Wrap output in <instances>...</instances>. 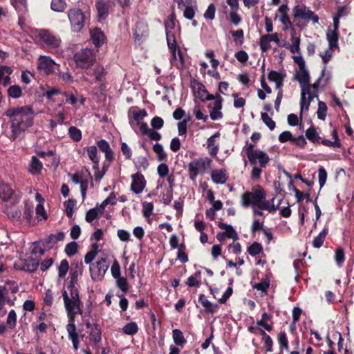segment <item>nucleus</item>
Here are the masks:
<instances>
[{
	"label": "nucleus",
	"mask_w": 354,
	"mask_h": 354,
	"mask_svg": "<svg viewBox=\"0 0 354 354\" xmlns=\"http://www.w3.org/2000/svg\"><path fill=\"white\" fill-rule=\"evenodd\" d=\"M212 162V160L208 157L199 158L190 162L187 165L189 178L194 180L201 172H205L210 167Z\"/></svg>",
	"instance_id": "obj_6"
},
{
	"label": "nucleus",
	"mask_w": 354,
	"mask_h": 354,
	"mask_svg": "<svg viewBox=\"0 0 354 354\" xmlns=\"http://www.w3.org/2000/svg\"><path fill=\"white\" fill-rule=\"evenodd\" d=\"M78 245L76 242L72 241L65 247V252L68 257H72L77 252Z\"/></svg>",
	"instance_id": "obj_59"
},
{
	"label": "nucleus",
	"mask_w": 354,
	"mask_h": 354,
	"mask_svg": "<svg viewBox=\"0 0 354 354\" xmlns=\"http://www.w3.org/2000/svg\"><path fill=\"white\" fill-rule=\"evenodd\" d=\"M244 150L248 161L252 167L250 178L252 180H259L261 178L263 169L266 168L270 161L268 154L262 150L254 149V144L246 142Z\"/></svg>",
	"instance_id": "obj_2"
},
{
	"label": "nucleus",
	"mask_w": 354,
	"mask_h": 354,
	"mask_svg": "<svg viewBox=\"0 0 354 354\" xmlns=\"http://www.w3.org/2000/svg\"><path fill=\"white\" fill-rule=\"evenodd\" d=\"M211 179L214 184H225L228 180V174L225 169H214L211 171Z\"/></svg>",
	"instance_id": "obj_21"
},
{
	"label": "nucleus",
	"mask_w": 354,
	"mask_h": 354,
	"mask_svg": "<svg viewBox=\"0 0 354 354\" xmlns=\"http://www.w3.org/2000/svg\"><path fill=\"white\" fill-rule=\"evenodd\" d=\"M116 285L124 293L127 292L129 290V284L127 282V279L125 277L116 278Z\"/></svg>",
	"instance_id": "obj_62"
},
{
	"label": "nucleus",
	"mask_w": 354,
	"mask_h": 354,
	"mask_svg": "<svg viewBox=\"0 0 354 354\" xmlns=\"http://www.w3.org/2000/svg\"><path fill=\"white\" fill-rule=\"evenodd\" d=\"M198 301L201 304L206 308L207 313L214 314L218 310V305L215 304H212L209 301H208L205 296L203 294H201L198 297Z\"/></svg>",
	"instance_id": "obj_24"
},
{
	"label": "nucleus",
	"mask_w": 354,
	"mask_h": 354,
	"mask_svg": "<svg viewBox=\"0 0 354 354\" xmlns=\"http://www.w3.org/2000/svg\"><path fill=\"white\" fill-rule=\"evenodd\" d=\"M76 204L75 199H69L64 203L66 214L68 218H71L73 215V208Z\"/></svg>",
	"instance_id": "obj_58"
},
{
	"label": "nucleus",
	"mask_w": 354,
	"mask_h": 354,
	"mask_svg": "<svg viewBox=\"0 0 354 354\" xmlns=\"http://www.w3.org/2000/svg\"><path fill=\"white\" fill-rule=\"evenodd\" d=\"M96 8L98 15L100 17H105L109 12V6L104 1L100 0L96 2Z\"/></svg>",
	"instance_id": "obj_45"
},
{
	"label": "nucleus",
	"mask_w": 354,
	"mask_h": 354,
	"mask_svg": "<svg viewBox=\"0 0 354 354\" xmlns=\"http://www.w3.org/2000/svg\"><path fill=\"white\" fill-rule=\"evenodd\" d=\"M34 216V205L32 203H28L26 201L24 203V210L23 213V219L26 220V221L30 225H35L37 223L36 220L33 218Z\"/></svg>",
	"instance_id": "obj_23"
},
{
	"label": "nucleus",
	"mask_w": 354,
	"mask_h": 354,
	"mask_svg": "<svg viewBox=\"0 0 354 354\" xmlns=\"http://www.w3.org/2000/svg\"><path fill=\"white\" fill-rule=\"evenodd\" d=\"M185 245L184 243L180 244L178 249L177 259L183 263H187L189 261L188 255L184 251Z\"/></svg>",
	"instance_id": "obj_53"
},
{
	"label": "nucleus",
	"mask_w": 354,
	"mask_h": 354,
	"mask_svg": "<svg viewBox=\"0 0 354 354\" xmlns=\"http://www.w3.org/2000/svg\"><path fill=\"white\" fill-rule=\"evenodd\" d=\"M131 190L136 194H140L147 183L144 176L140 172H137L131 175Z\"/></svg>",
	"instance_id": "obj_14"
},
{
	"label": "nucleus",
	"mask_w": 354,
	"mask_h": 354,
	"mask_svg": "<svg viewBox=\"0 0 354 354\" xmlns=\"http://www.w3.org/2000/svg\"><path fill=\"white\" fill-rule=\"evenodd\" d=\"M138 331V327L136 322H131L127 323L122 328V332L128 335H133Z\"/></svg>",
	"instance_id": "obj_44"
},
{
	"label": "nucleus",
	"mask_w": 354,
	"mask_h": 354,
	"mask_svg": "<svg viewBox=\"0 0 354 354\" xmlns=\"http://www.w3.org/2000/svg\"><path fill=\"white\" fill-rule=\"evenodd\" d=\"M66 7V3L64 0H52L51 8L56 12H63Z\"/></svg>",
	"instance_id": "obj_56"
},
{
	"label": "nucleus",
	"mask_w": 354,
	"mask_h": 354,
	"mask_svg": "<svg viewBox=\"0 0 354 354\" xmlns=\"http://www.w3.org/2000/svg\"><path fill=\"white\" fill-rule=\"evenodd\" d=\"M106 258H101L95 263L90 266L91 277L93 281H101L109 268Z\"/></svg>",
	"instance_id": "obj_8"
},
{
	"label": "nucleus",
	"mask_w": 354,
	"mask_h": 354,
	"mask_svg": "<svg viewBox=\"0 0 354 354\" xmlns=\"http://www.w3.org/2000/svg\"><path fill=\"white\" fill-rule=\"evenodd\" d=\"M77 283V282H68L67 285V288L70 291L71 299H76V301L81 300L80 298L78 289L75 286Z\"/></svg>",
	"instance_id": "obj_51"
},
{
	"label": "nucleus",
	"mask_w": 354,
	"mask_h": 354,
	"mask_svg": "<svg viewBox=\"0 0 354 354\" xmlns=\"http://www.w3.org/2000/svg\"><path fill=\"white\" fill-rule=\"evenodd\" d=\"M91 339L95 344H99L102 340V330L100 325L94 323L90 332Z\"/></svg>",
	"instance_id": "obj_32"
},
{
	"label": "nucleus",
	"mask_w": 354,
	"mask_h": 354,
	"mask_svg": "<svg viewBox=\"0 0 354 354\" xmlns=\"http://www.w3.org/2000/svg\"><path fill=\"white\" fill-rule=\"evenodd\" d=\"M197 88L194 90V95L196 97L199 98L201 101L204 102V97H205L207 90L205 86L201 82H196Z\"/></svg>",
	"instance_id": "obj_48"
},
{
	"label": "nucleus",
	"mask_w": 354,
	"mask_h": 354,
	"mask_svg": "<svg viewBox=\"0 0 354 354\" xmlns=\"http://www.w3.org/2000/svg\"><path fill=\"white\" fill-rule=\"evenodd\" d=\"M40 40L48 47L56 48L59 46L61 40L53 35L49 30L41 29L39 32Z\"/></svg>",
	"instance_id": "obj_13"
},
{
	"label": "nucleus",
	"mask_w": 354,
	"mask_h": 354,
	"mask_svg": "<svg viewBox=\"0 0 354 354\" xmlns=\"http://www.w3.org/2000/svg\"><path fill=\"white\" fill-rule=\"evenodd\" d=\"M295 79L299 82L301 89H303V88L311 87L310 75L306 68L297 72Z\"/></svg>",
	"instance_id": "obj_22"
},
{
	"label": "nucleus",
	"mask_w": 354,
	"mask_h": 354,
	"mask_svg": "<svg viewBox=\"0 0 354 354\" xmlns=\"http://www.w3.org/2000/svg\"><path fill=\"white\" fill-rule=\"evenodd\" d=\"M9 218L15 222H20L21 219V212L18 209H11L7 214Z\"/></svg>",
	"instance_id": "obj_61"
},
{
	"label": "nucleus",
	"mask_w": 354,
	"mask_h": 354,
	"mask_svg": "<svg viewBox=\"0 0 354 354\" xmlns=\"http://www.w3.org/2000/svg\"><path fill=\"white\" fill-rule=\"evenodd\" d=\"M7 91L8 97L14 99L19 98L23 95L21 87L17 84L10 86Z\"/></svg>",
	"instance_id": "obj_43"
},
{
	"label": "nucleus",
	"mask_w": 354,
	"mask_h": 354,
	"mask_svg": "<svg viewBox=\"0 0 354 354\" xmlns=\"http://www.w3.org/2000/svg\"><path fill=\"white\" fill-rule=\"evenodd\" d=\"M69 269L68 262L66 259L61 261L58 267V276L59 278H64Z\"/></svg>",
	"instance_id": "obj_49"
},
{
	"label": "nucleus",
	"mask_w": 354,
	"mask_h": 354,
	"mask_svg": "<svg viewBox=\"0 0 354 354\" xmlns=\"http://www.w3.org/2000/svg\"><path fill=\"white\" fill-rule=\"evenodd\" d=\"M248 252L252 256L255 257L261 253H263V248L262 245L258 242L252 243L249 247H248Z\"/></svg>",
	"instance_id": "obj_41"
},
{
	"label": "nucleus",
	"mask_w": 354,
	"mask_h": 354,
	"mask_svg": "<svg viewBox=\"0 0 354 354\" xmlns=\"http://www.w3.org/2000/svg\"><path fill=\"white\" fill-rule=\"evenodd\" d=\"M84 151H86L87 156L93 163H96L98 159H100V156L97 155V149L95 145L89 146L84 148Z\"/></svg>",
	"instance_id": "obj_39"
},
{
	"label": "nucleus",
	"mask_w": 354,
	"mask_h": 354,
	"mask_svg": "<svg viewBox=\"0 0 354 354\" xmlns=\"http://www.w3.org/2000/svg\"><path fill=\"white\" fill-rule=\"evenodd\" d=\"M68 17L73 32H80L88 19L86 13L80 8H71L68 12Z\"/></svg>",
	"instance_id": "obj_4"
},
{
	"label": "nucleus",
	"mask_w": 354,
	"mask_h": 354,
	"mask_svg": "<svg viewBox=\"0 0 354 354\" xmlns=\"http://www.w3.org/2000/svg\"><path fill=\"white\" fill-rule=\"evenodd\" d=\"M70 138L75 142H79L82 139V131L78 128L71 126L68 129Z\"/></svg>",
	"instance_id": "obj_47"
},
{
	"label": "nucleus",
	"mask_w": 354,
	"mask_h": 354,
	"mask_svg": "<svg viewBox=\"0 0 354 354\" xmlns=\"http://www.w3.org/2000/svg\"><path fill=\"white\" fill-rule=\"evenodd\" d=\"M5 115L10 119V133L8 138L11 141L21 139L24 133L34 124V111L30 105L9 108Z\"/></svg>",
	"instance_id": "obj_1"
},
{
	"label": "nucleus",
	"mask_w": 354,
	"mask_h": 354,
	"mask_svg": "<svg viewBox=\"0 0 354 354\" xmlns=\"http://www.w3.org/2000/svg\"><path fill=\"white\" fill-rule=\"evenodd\" d=\"M305 136L306 138L313 143H319L321 140V138L314 125H311L308 129H307Z\"/></svg>",
	"instance_id": "obj_33"
},
{
	"label": "nucleus",
	"mask_w": 354,
	"mask_h": 354,
	"mask_svg": "<svg viewBox=\"0 0 354 354\" xmlns=\"http://www.w3.org/2000/svg\"><path fill=\"white\" fill-rule=\"evenodd\" d=\"M286 74L275 71H270L268 73V78L269 81L277 82V81L284 80Z\"/></svg>",
	"instance_id": "obj_55"
},
{
	"label": "nucleus",
	"mask_w": 354,
	"mask_h": 354,
	"mask_svg": "<svg viewBox=\"0 0 354 354\" xmlns=\"http://www.w3.org/2000/svg\"><path fill=\"white\" fill-rule=\"evenodd\" d=\"M90 35L92 43L95 48L101 47L105 42L106 37L100 28L95 27L90 30Z\"/></svg>",
	"instance_id": "obj_20"
},
{
	"label": "nucleus",
	"mask_w": 354,
	"mask_h": 354,
	"mask_svg": "<svg viewBox=\"0 0 354 354\" xmlns=\"http://www.w3.org/2000/svg\"><path fill=\"white\" fill-rule=\"evenodd\" d=\"M266 194L264 189L258 186L257 189L252 192L247 191L241 195V205L242 207L247 208L250 206L257 207L259 208L262 201L266 199Z\"/></svg>",
	"instance_id": "obj_3"
},
{
	"label": "nucleus",
	"mask_w": 354,
	"mask_h": 354,
	"mask_svg": "<svg viewBox=\"0 0 354 354\" xmlns=\"http://www.w3.org/2000/svg\"><path fill=\"white\" fill-rule=\"evenodd\" d=\"M317 113V118L319 120H324L326 119L327 115V106L325 102L319 101Z\"/></svg>",
	"instance_id": "obj_50"
},
{
	"label": "nucleus",
	"mask_w": 354,
	"mask_h": 354,
	"mask_svg": "<svg viewBox=\"0 0 354 354\" xmlns=\"http://www.w3.org/2000/svg\"><path fill=\"white\" fill-rule=\"evenodd\" d=\"M66 330L68 333V339L71 340L73 349L77 351L79 349L80 335L76 331L75 322L68 321L66 325Z\"/></svg>",
	"instance_id": "obj_18"
},
{
	"label": "nucleus",
	"mask_w": 354,
	"mask_h": 354,
	"mask_svg": "<svg viewBox=\"0 0 354 354\" xmlns=\"http://www.w3.org/2000/svg\"><path fill=\"white\" fill-rule=\"evenodd\" d=\"M201 276V271H196L193 275L188 277L185 284L189 287H199L201 285V281L199 280Z\"/></svg>",
	"instance_id": "obj_38"
},
{
	"label": "nucleus",
	"mask_w": 354,
	"mask_h": 354,
	"mask_svg": "<svg viewBox=\"0 0 354 354\" xmlns=\"http://www.w3.org/2000/svg\"><path fill=\"white\" fill-rule=\"evenodd\" d=\"M84 266L82 260H74L69 272V282H77L78 277L83 274Z\"/></svg>",
	"instance_id": "obj_16"
},
{
	"label": "nucleus",
	"mask_w": 354,
	"mask_h": 354,
	"mask_svg": "<svg viewBox=\"0 0 354 354\" xmlns=\"http://www.w3.org/2000/svg\"><path fill=\"white\" fill-rule=\"evenodd\" d=\"M149 35V29L148 24L144 21H138L136 24L133 30L134 41L137 44H141L145 41Z\"/></svg>",
	"instance_id": "obj_11"
},
{
	"label": "nucleus",
	"mask_w": 354,
	"mask_h": 354,
	"mask_svg": "<svg viewBox=\"0 0 354 354\" xmlns=\"http://www.w3.org/2000/svg\"><path fill=\"white\" fill-rule=\"evenodd\" d=\"M293 16L295 18H301L308 21H312L314 24H317L319 21V17L315 14L312 10L304 7V8H300L299 6H296L293 10Z\"/></svg>",
	"instance_id": "obj_12"
},
{
	"label": "nucleus",
	"mask_w": 354,
	"mask_h": 354,
	"mask_svg": "<svg viewBox=\"0 0 354 354\" xmlns=\"http://www.w3.org/2000/svg\"><path fill=\"white\" fill-rule=\"evenodd\" d=\"M272 318V315L271 314L264 312L261 314V319L257 322V326L262 327L264 330L270 332L272 330L273 327L271 324L268 323V321L270 320Z\"/></svg>",
	"instance_id": "obj_30"
},
{
	"label": "nucleus",
	"mask_w": 354,
	"mask_h": 354,
	"mask_svg": "<svg viewBox=\"0 0 354 354\" xmlns=\"http://www.w3.org/2000/svg\"><path fill=\"white\" fill-rule=\"evenodd\" d=\"M135 166L137 169H142L145 171L149 167V162L146 157L140 156L138 160L135 162Z\"/></svg>",
	"instance_id": "obj_63"
},
{
	"label": "nucleus",
	"mask_w": 354,
	"mask_h": 354,
	"mask_svg": "<svg viewBox=\"0 0 354 354\" xmlns=\"http://www.w3.org/2000/svg\"><path fill=\"white\" fill-rule=\"evenodd\" d=\"M153 209V203L144 202L142 203V215L145 218H149L151 216Z\"/></svg>",
	"instance_id": "obj_60"
},
{
	"label": "nucleus",
	"mask_w": 354,
	"mask_h": 354,
	"mask_svg": "<svg viewBox=\"0 0 354 354\" xmlns=\"http://www.w3.org/2000/svg\"><path fill=\"white\" fill-rule=\"evenodd\" d=\"M296 35V32L295 30H293L292 32H291V41H292V45L290 46H288V44H283V46L286 47V48H288L290 51L292 53H298V54H300V48H299V45H300V38L299 37H296L295 36Z\"/></svg>",
	"instance_id": "obj_27"
},
{
	"label": "nucleus",
	"mask_w": 354,
	"mask_h": 354,
	"mask_svg": "<svg viewBox=\"0 0 354 354\" xmlns=\"http://www.w3.org/2000/svg\"><path fill=\"white\" fill-rule=\"evenodd\" d=\"M74 61L78 68H88L95 61V53L93 49H82L74 55Z\"/></svg>",
	"instance_id": "obj_5"
},
{
	"label": "nucleus",
	"mask_w": 354,
	"mask_h": 354,
	"mask_svg": "<svg viewBox=\"0 0 354 354\" xmlns=\"http://www.w3.org/2000/svg\"><path fill=\"white\" fill-rule=\"evenodd\" d=\"M65 308L68 317V321L75 322V315H82L83 311L81 308L82 302L81 300L71 299L66 290L62 293Z\"/></svg>",
	"instance_id": "obj_7"
},
{
	"label": "nucleus",
	"mask_w": 354,
	"mask_h": 354,
	"mask_svg": "<svg viewBox=\"0 0 354 354\" xmlns=\"http://www.w3.org/2000/svg\"><path fill=\"white\" fill-rule=\"evenodd\" d=\"M259 334L262 336V342L266 351L268 353L272 352L274 342L271 337L268 335L266 331L262 328H259Z\"/></svg>",
	"instance_id": "obj_28"
},
{
	"label": "nucleus",
	"mask_w": 354,
	"mask_h": 354,
	"mask_svg": "<svg viewBox=\"0 0 354 354\" xmlns=\"http://www.w3.org/2000/svg\"><path fill=\"white\" fill-rule=\"evenodd\" d=\"M261 118L263 123L269 128L270 130L272 131L276 127L275 122L266 113H261Z\"/></svg>",
	"instance_id": "obj_54"
},
{
	"label": "nucleus",
	"mask_w": 354,
	"mask_h": 354,
	"mask_svg": "<svg viewBox=\"0 0 354 354\" xmlns=\"http://www.w3.org/2000/svg\"><path fill=\"white\" fill-rule=\"evenodd\" d=\"M167 43L169 48L172 53V57L176 58V48L177 44L176 41L175 35L171 30H167L166 32Z\"/></svg>",
	"instance_id": "obj_26"
},
{
	"label": "nucleus",
	"mask_w": 354,
	"mask_h": 354,
	"mask_svg": "<svg viewBox=\"0 0 354 354\" xmlns=\"http://www.w3.org/2000/svg\"><path fill=\"white\" fill-rule=\"evenodd\" d=\"M223 98L221 95H218L216 100L214 101L213 103L208 104V108L212 109L209 116L212 120H218L223 118V113L221 111L223 104Z\"/></svg>",
	"instance_id": "obj_15"
},
{
	"label": "nucleus",
	"mask_w": 354,
	"mask_h": 354,
	"mask_svg": "<svg viewBox=\"0 0 354 354\" xmlns=\"http://www.w3.org/2000/svg\"><path fill=\"white\" fill-rule=\"evenodd\" d=\"M278 342L279 344L281 351L285 349L289 350L288 339L285 331H280L277 337Z\"/></svg>",
	"instance_id": "obj_42"
},
{
	"label": "nucleus",
	"mask_w": 354,
	"mask_h": 354,
	"mask_svg": "<svg viewBox=\"0 0 354 354\" xmlns=\"http://www.w3.org/2000/svg\"><path fill=\"white\" fill-rule=\"evenodd\" d=\"M58 65L48 56L41 55L37 60V70L40 73L48 75L55 72Z\"/></svg>",
	"instance_id": "obj_10"
},
{
	"label": "nucleus",
	"mask_w": 354,
	"mask_h": 354,
	"mask_svg": "<svg viewBox=\"0 0 354 354\" xmlns=\"http://www.w3.org/2000/svg\"><path fill=\"white\" fill-rule=\"evenodd\" d=\"M218 227L221 230H225L224 233H225L227 238L232 239L234 241L239 239V236L232 225L222 222H218Z\"/></svg>",
	"instance_id": "obj_29"
},
{
	"label": "nucleus",
	"mask_w": 354,
	"mask_h": 354,
	"mask_svg": "<svg viewBox=\"0 0 354 354\" xmlns=\"http://www.w3.org/2000/svg\"><path fill=\"white\" fill-rule=\"evenodd\" d=\"M328 230L324 228L322 231L314 238L313 241V245L315 248H319L324 243Z\"/></svg>",
	"instance_id": "obj_40"
},
{
	"label": "nucleus",
	"mask_w": 354,
	"mask_h": 354,
	"mask_svg": "<svg viewBox=\"0 0 354 354\" xmlns=\"http://www.w3.org/2000/svg\"><path fill=\"white\" fill-rule=\"evenodd\" d=\"M42 168V162L36 156H32L29 168L30 173L32 175H37L40 174Z\"/></svg>",
	"instance_id": "obj_31"
},
{
	"label": "nucleus",
	"mask_w": 354,
	"mask_h": 354,
	"mask_svg": "<svg viewBox=\"0 0 354 354\" xmlns=\"http://www.w3.org/2000/svg\"><path fill=\"white\" fill-rule=\"evenodd\" d=\"M172 337L174 343L178 346L183 348L186 343L184 335L180 329H174L172 330Z\"/></svg>",
	"instance_id": "obj_34"
},
{
	"label": "nucleus",
	"mask_w": 354,
	"mask_h": 354,
	"mask_svg": "<svg viewBox=\"0 0 354 354\" xmlns=\"http://www.w3.org/2000/svg\"><path fill=\"white\" fill-rule=\"evenodd\" d=\"M100 216L101 214L97 210V208H91L86 212L85 220L88 223H91L93 220L96 219Z\"/></svg>",
	"instance_id": "obj_57"
},
{
	"label": "nucleus",
	"mask_w": 354,
	"mask_h": 354,
	"mask_svg": "<svg viewBox=\"0 0 354 354\" xmlns=\"http://www.w3.org/2000/svg\"><path fill=\"white\" fill-rule=\"evenodd\" d=\"M279 205H274L273 203L271 204L269 201H266V199H263L262 201L261 205H259V208L261 210H268L270 213H273L276 212L279 209Z\"/></svg>",
	"instance_id": "obj_46"
},
{
	"label": "nucleus",
	"mask_w": 354,
	"mask_h": 354,
	"mask_svg": "<svg viewBox=\"0 0 354 354\" xmlns=\"http://www.w3.org/2000/svg\"><path fill=\"white\" fill-rule=\"evenodd\" d=\"M153 151L156 154L157 160L160 162L165 161L167 159V154L164 151L163 147L160 143H156L153 146Z\"/></svg>",
	"instance_id": "obj_35"
},
{
	"label": "nucleus",
	"mask_w": 354,
	"mask_h": 354,
	"mask_svg": "<svg viewBox=\"0 0 354 354\" xmlns=\"http://www.w3.org/2000/svg\"><path fill=\"white\" fill-rule=\"evenodd\" d=\"M335 261L336 263L341 266L345 261V252L342 248L339 247L335 250Z\"/></svg>",
	"instance_id": "obj_52"
},
{
	"label": "nucleus",
	"mask_w": 354,
	"mask_h": 354,
	"mask_svg": "<svg viewBox=\"0 0 354 354\" xmlns=\"http://www.w3.org/2000/svg\"><path fill=\"white\" fill-rule=\"evenodd\" d=\"M0 198L3 202H11L13 205L18 203L20 199L11 185L3 180H0Z\"/></svg>",
	"instance_id": "obj_9"
},
{
	"label": "nucleus",
	"mask_w": 354,
	"mask_h": 354,
	"mask_svg": "<svg viewBox=\"0 0 354 354\" xmlns=\"http://www.w3.org/2000/svg\"><path fill=\"white\" fill-rule=\"evenodd\" d=\"M313 95H311V87L303 88L301 93V111L300 117H302V112L304 110L308 111L310 102L313 100Z\"/></svg>",
	"instance_id": "obj_17"
},
{
	"label": "nucleus",
	"mask_w": 354,
	"mask_h": 354,
	"mask_svg": "<svg viewBox=\"0 0 354 354\" xmlns=\"http://www.w3.org/2000/svg\"><path fill=\"white\" fill-rule=\"evenodd\" d=\"M17 323V315L14 310H11L7 317V324L10 328H14Z\"/></svg>",
	"instance_id": "obj_64"
},
{
	"label": "nucleus",
	"mask_w": 354,
	"mask_h": 354,
	"mask_svg": "<svg viewBox=\"0 0 354 354\" xmlns=\"http://www.w3.org/2000/svg\"><path fill=\"white\" fill-rule=\"evenodd\" d=\"M21 266L15 264V268L28 272H35L39 266V261L34 258L25 259L21 261Z\"/></svg>",
	"instance_id": "obj_19"
},
{
	"label": "nucleus",
	"mask_w": 354,
	"mask_h": 354,
	"mask_svg": "<svg viewBox=\"0 0 354 354\" xmlns=\"http://www.w3.org/2000/svg\"><path fill=\"white\" fill-rule=\"evenodd\" d=\"M270 285V279L268 277L263 278L260 283H254L252 285L253 289L261 291L264 295H267L268 289Z\"/></svg>",
	"instance_id": "obj_37"
},
{
	"label": "nucleus",
	"mask_w": 354,
	"mask_h": 354,
	"mask_svg": "<svg viewBox=\"0 0 354 354\" xmlns=\"http://www.w3.org/2000/svg\"><path fill=\"white\" fill-rule=\"evenodd\" d=\"M11 4L19 15H24L27 11L26 0H10Z\"/></svg>",
	"instance_id": "obj_36"
},
{
	"label": "nucleus",
	"mask_w": 354,
	"mask_h": 354,
	"mask_svg": "<svg viewBox=\"0 0 354 354\" xmlns=\"http://www.w3.org/2000/svg\"><path fill=\"white\" fill-rule=\"evenodd\" d=\"M326 39L328 41L329 48L330 49L333 48H338V39H339V32L335 30H332L331 29H328L326 32Z\"/></svg>",
	"instance_id": "obj_25"
}]
</instances>
